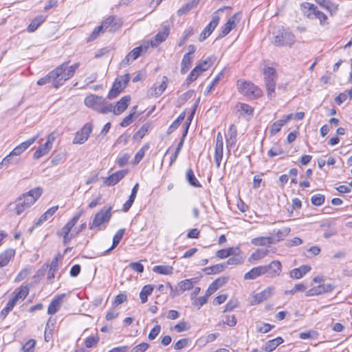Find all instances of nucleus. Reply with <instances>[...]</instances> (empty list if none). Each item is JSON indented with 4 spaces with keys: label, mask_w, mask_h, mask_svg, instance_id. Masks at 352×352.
<instances>
[{
    "label": "nucleus",
    "mask_w": 352,
    "mask_h": 352,
    "mask_svg": "<svg viewBox=\"0 0 352 352\" xmlns=\"http://www.w3.org/2000/svg\"><path fill=\"white\" fill-rule=\"evenodd\" d=\"M306 289H307V287L304 284L298 283V284H296L292 289H291L289 290H286L285 292V294L286 295H294L296 292H304L306 291Z\"/></svg>",
    "instance_id": "obj_48"
},
{
    "label": "nucleus",
    "mask_w": 352,
    "mask_h": 352,
    "mask_svg": "<svg viewBox=\"0 0 352 352\" xmlns=\"http://www.w3.org/2000/svg\"><path fill=\"white\" fill-rule=\"evenodd\" d=\"M128 170H120L109 175L104 180V184L108 186H114L120 182L126 174Z\"/></svg>",
    "instance_id": "obj_19"
},
{
    "label": "nucleus",
    "mask_w": 352,
    "mask_h": 352,
    "mask_svg": "<svg viewBox=\"0 0 352 352\" xmlns=\"http://www.w3.org/2000/svg\"><path fill=\"white\" fill-rule=\"evenodd\" d=\"M149 347V344L146 342L140 343L134 346L131 352H145Z\"/></svg>",
    "instance_id": "obj_59"
},
{
    "label": "nucleus",
    "mask_w": 352,
    "mask_h": 352,
    "mask_svg": "<svg viewBox=\"0 0 352 352\" xmlns=\"http://www.w3.org/2000/svg\"><path fill=\"white\" fill-rule=\"evenodd\" d=\"M193 34H194V31H193L192 28L190 27V28L186 29L184 32V35L180 38L178 45L179 47H181L183 45H184L185 43L186 42L187 39L188 38V37L191 36Z\"/></svg>",
    "instance_id": "obj_53"
},
{
    "label": "nucleus",
    "mask_w": 352,
    "mask_h": 352,
    "mask_svg": "<svg viewBox=\"0 0 352 352\" xmlns=\"http://www.w3.org/2000/svg\"><path fill=\"white\" fill-rule=\"evenodd\" d=\"M36 342L30 339L22 346L21 352H34Z\"/></svg>",
    "instance_id": "obj_52"
},
{
    "label": "nucleus",
    "mask_w": 352,
    "mask_h": 352,
    "mask_svg": "<svg viewBox=\"0 0 352 352\" xmlns=\"http://www.w3.org/2000/svg\"><path fill=\"white\" fill-rule=\"evenodd\" d=\"M130 158V155L128 153H124L120 155L117 159V164L120 167H122L126 165L129 160Z\"/></svg>",
    "instance_id": "obj_57"
},
{
    "label": "nucleus",
    "mask_w": 352,
    "mask_h": 352,
    "mask_svg": "<svg viewBox=\"0 0 352 352\" xmlns=\"http://www.w3.org/2000/svg\"><path fill=\"white\" fill-rule=\"evenodd\" d=\"M111 210L112 208L109 207L107 209L102 208L98 212L95 214L93 221L90 225V229H100V226L108 223L111 217Z\"/></svg>",
    "instance_id": "obj_6"
},
{
    "label": "nucleus",
    "mask_w": 352,
    "mask_h": 352,
    "mask_svg": "<svg viewBox=\"0 0 352 352\" xmlns=\"http://www.w3.org/2000/svg\"><path fill=\"white\" fill-rule=\"evenodd\" d=\"M285 124L281 121V120H279L273 123V124L271 126L270 128V133L271 135H275L278 132H279L283 126Z\"/></svg>",
    "instance_id": "obj_55"
},
{
    "label": "nucleus",
    "mask_w": 352,
    "mask_h": 352,
    "mask_svg": "<svg viewBox=\"0 0 352 352\" xmlns=\"http://www.w3.org/2000/svg\"><path fill=\"white\" fill-rule=\"evenodd\" d=\"M169 34L168 29L165 28L161 32H158L155 37L151 39V45L152 47H157L160 43L164 41Z\"/></svg>",
    "instance_id": "obj_25"
},
{
    "label": "nucleus",
    "mask_w": 352,
    "mask_h": 352,
    "mask_svg": "<svg viewBox=\"0 0 352 352\" xmlns=\"http://www.w3.org/2000/svg\"><path fill=\"white\" fill-rule=\"evenodd\" d=\"M161 327L160 325H155L150 331L148 338L150 340H154L160 333Z\"/></svg>",
    "instance_id": "obj_62"
},
{
    "label": "nucleus",
    "mask_w": 352,
    "mask_h": 352,
    "mask_svg": "<svg viewBox=\"0 0 352 352\" xmlns=\"http://www.w3.org/2000/svg\"><path fill=\"white\" fill-rule=\"evenodd\" d=\"M215 58L213 56L207 58L206 60L200 62L196 67H199V69L203 72L208 70L213 64Z\"/></svg>",
    "instance_id": "obj_41"
},
{
    "label": "nucleus",
    "mask_w": 352,
    "mask_h": 352,
    "mask_svg": "<svg viewBox=\"0 0 352 352\" xmlns=\"http://www.w3.org/2000/svg\"><path fill=\"white\" fill-rule=\"evenodd\" d=\"M324 195L322 194H316L311 197V202L313 205L320 206L324 202Z\"/></svg>",
    "instance_id": "obj_51"
},
{
    "label": "nucleus",
    "mask_w": 352,
    "mask_h": 352,
    "mask_svg": "<svg viewBox=\"0 0 352 352\" xmlns=\"http://www.w3.org/2000/svg\"><path fill=\"white\" fill-rule=\"evenodd\" d=\"M192 60V56H189V54H186L184 56L182 61V68H181L182 74H184L187 72V71L191 67Z\"/></svg>",
    "instance_id": "obj_38"
},
{
    "label": "nucleus",
    "mask_w": 352,
    "mask_h": 352,
    "mask_svg": "<svg viewBox=\"0 0 352 352\" xmlns=\"http://www.w3.org/2000/svg\"><path fill=\"white\" fill-rule=\"evenodd\" d=\"M164 80H163L160 85L155 87V94L156 96L161 95L164 91L166 89L167 83H166V77H164Z\"/></svg>",
    "instance_id": "obj_56"
},
{
    "label": "nucleus",
    "mask_w": 352,
    "mask_h": 352,
    "mask_svg": "<svg viewBox=\"0 0 352 352\" xmlns=\"http://www.w3.org/2000/svg\"><path fill=\"white\" fill-rule=\"evenodd\" d=\"M46 17L43 15L36 16L28 27L29 32H34L45 21Z\"/></svg>",
    "instance_id": "obj_31"
},
{
    "label": "nucleus",
    "mask_w": 352,
    "mask_h": 352,
    "mask_svg": "<svg viewBox=\"0 0 352 352\" xmlns=\"http://www.w3.org/2000/svg\"><path fill=\"white\" fill-rule=\"evenodd\" d=\"M93 130V125L91 123L85 124L83 127L78 131L73 140V144H82L89 138Z\"/></svg>",
    "instance_id": "obj_11"
},
{
    "label": "nucleus",
    "mask_w": 352,
    "mask_h": 352,
    "mask_svg": "<svg viewBox=\"0 0 352 352\" xmlns=\"http://www.w3.org/2000/svg\"><path fill=\"white\" fill-rule=\"evenodd\" d=\"M15 251L12 249H8L0 254V267L6 266L10 260L14 257Z\"/></svg>",
    "instance_id": "obj_27"
},
{
    "label": "nucleus",
    "mask_w": 352,
    "mask_h": 352,
    "mask_svg": "<svg viewBox=\"0 0 352 352\" xmlns=\"http://www.w3.org/2000/svg\"><path fill=\"white\" fill-rule=\"evenodd\" d=\"M56 81V78L55 77V73L54 72V70H52L45 77L40 78L37 81V85H45L47 83H50L51 82H52V84H53Z\"/></svg>",
    "instance_id": "obj_43"
},
{
    "label": "nucleus",
    "mask_w": 352,
    "mask_h": 352,
    "mask_svg": "<svg viewBox=\"0 0 352 352\" xmlns=\"http://www.w3.org/2000/svg\"><path fill=\"white\" fill-rule=\"evenodd\" d=\"M265 85L267 96L269 98L275 97V87L276 84V72L274 68L265 67L263 70Z\"/></svg>",
    "instance_id": "obj_4"
},
{
    "label": "nucleus",
    "mask_w": 352,
    "mask_h": 352,
    "mask_svg": "<svg viewBox=\"0 0 352 352\" xmlns=\"http://www.w3.org/2000/svg\"><path fill=\"white\" fill-rule=\"evenodd\" d=\"M129 80V74H125L118 77L115 80L113 86L108 94V98L111 100L117 97L125 88Z\"/></svg>",
    "instance_id": "obj_7"
},
{
    "label": "nucleus",
    "mask_w": 352,
    "mask_h": 352,
    "mask_svg": "<svg viewBox=\"0 0 352 352\" xmlns=\"http://www.w3.org/2000/svg\"><path fill=\"white\" fill-rule=\"evenodd\" d=\"M189 342L188 339L187 338H183L179 340L174 345V349L175 350H181L185 347L187 346Z\"/></svg>",
    "instance_id": "obj_60"
},
{
    "label": "nucleus",
    "mask_w": 352,
    "mask_h": 352,
    "mask_svg": "<svg viewBox=\"0 0 352 352\" xmlns=\"http://www.w3.org/2000/svg\"><path fill=\"white\" fill-rule=\"evenodd\" d=\"M153 271L159 274L170 275L173 274V267L169 265H156L153 267Z\"/></svg>",
    "instance_id": "obj_36"
},
{
    "label": "nucleus",
    "mask_w": 352,
    "mask_h": 352,
    "mask_svg": "<svg viewBox=\"0 0 352 352\" xmlns=\"http://www.w3.org/2000/svg\"><path fill=\"white\" fill-rule=\"evenodd\" d=\"M153 291V287L151 285H146L143 287L140 293L142 303H145L147 301L148 296L152 294Z\"/></svg>",
    "instance_id": "obj_37"
},
{
    "label": "nucleus",
    "mask_w": 352,
    "mask_h": 352,
    "mask_svg": "<svg viewBox=\"0 0 352 352\" xmlns=\"http://www.w3.org/2000/svg\"><path fill=\"white\" fill-rule=\"evenodd\" d=\"M85 104L87 107L101 113L105 114L112 111L113 104H105V99L102 96L89 95L85 98Z\"/></svg>",
    "instance_id": "obj_3"
},
{
    "label": "nucleus",
    "mask_w": 352,
    "mask_h": 352,
    "mask_svg": "<svg viewBox=\"0 0 352 352\" xmlns=\"http://www.w3.org/2000/svg\"><path fill=\"white\" fill-rule=\"evenodd\" d=\"M149 148L148 144L144 145L135 154L133 163L138 164L144 157L146 151Z\"/></svg>",
    "instance_id": "obj_46"
},
{
    "label": "nucleus",
    "mask_w": 352,
    "mask_h": 352,
    "mask_svg": "<svg viewBox=\"0 0 352 352\" xmlns=\"http://www.w3.org/2000/svg\"><path fill=\"white\" fill-rule=\"evenodd\" d=\"M29 293V288L27 286H21L19 291L16 292L14 297H17V300H23Z\"/></svg>",
    "instance_id": "obj_49"
},
{
    "label": "nucleus",
    "mask_w": 352,
    "mask_h": 352,
    "mask_svg": "<svg viewBox=\"0 0 352 352\" xmlns=\"http://www.w3.org/2000/svg\"><path fill=\"white\" fill-rule=\"evenodd\" d=\"M101 25L103 27L104 30L109 29L110 32H114L120 28L121 23L120 21L116 20V16H109L102 22Z\"/></svg>",
    "instance_id": "obj_15"
},
{
    "label": "nucleus",
    "mask_w": 352,
    "mask_h": 352,
    "mask_svg": "<svg viewBox=\"0 0 352 352\" xmlns=\"http://www.w3.org/2000/svg\"><path fill=\"white\" fill-rule=\"evenodd\" d=\"M81 216V212L78 213L65 226L57 232V235L63 237V243L65 245L73 239L76 234L71 233L72 228L76 224Z\"/></svg>",
    "instance_id": "obj_5"
},
{
    "label": "nucleus",
    "mask_w": 352,
    "mask_h": 352,
    "mask_svg": "<svg viewBox=\"0 0 352 352\" xmlns=\"http://www.w3.org/2000/svg\"><path fill=\"white\" fill-rule=\"evenodd\" d=\"M226 268V264L219 263L204 269L206 274H215L223 272Z\"/></svg>",
    "instance_id": "obj_32"
},
{
    "label": "nucleus",
    "mask_w": 352,
    "mask_h": 352,
    "mask_svg": "<svg viewBox=\"0 0 352 352\" xmlns=\"http://www.w3.org/2000/svg\"><path fill=\"white\" fill-rule=\"evenodd\" d=\"M239 252V248H229L218 250L216 252V256L219 258H226L231 255H237Z\"/></svg>",
    "instance_id": "obj_26"
},
{
    "label": "nucleus",
    "mask_w": 352,
    "mask_h": 352,
    "mask_svg": "<svg viewBox=\"0 0 352 352\" xmlns=\"http://www.w3.org/2000/svg\"><path fill=\"white\" fill-rule=\"evenodd\" d=\"M223 139L221 132L217 135L216 145L214 148V161L217 167L219 168L223 157Z\"/></svg>",
    "instance_id": "obj_14"
},
{
    "label": "nucleus",
    "mask_w": 352,
    "mask_h": 352,
    "mask_svg": "<svg viewBox=\"0 0 352 352\" xmlns=\"http://www.w3.org/2000/svg\"><path fill=\"white\" fill-rule=\"evenodd\" d=\"M51 149L52 148L46 143L41 145L34 153V158L36 160L40 159L43 156L47 155Z\"/></svg>",
    "instance_id": "obj_35"
},
{
    "label": "nucleus",
    "mask_w": 352,
    "mask_h": 352,
    "mask_svg": "<svg viewBox=\"0 0 352 352\" xmlns=\"http://www.w3.org/2000/svg\"><path fill=\"white\" fill-rule=\"evenodd\" d=\"M252 243L257 245H267L271 243H273V237L261 236L254 238L252 240Z\"/></svg>",
    "instance_id": "obj_39"
},
{
    "label": "nucleus",
    "mask_w": 352,
    "mask_h": 352,
    "mask_svg": "<svg viewBox=\"0 0 352 352\" xmlns=\"http://www.w3.org/2000/svg\"><path fill=\"white\" fill-rule=\"evenodd\" d=\"M294 42V35L285 30H283L276 35L274 41V45L277 46H292Z\"/></svg>",
    "instance_id": "obj_10"
},
{
    "label": "nucleus",
    "mask_w": 352,
    "mask_h": 352,
    "mask_svg": "<svg viewBox=\"0 0 352 352\" xmlns=\"http://www.w3.org/2000/svg\"><path fill=\"white\" fill-rule=\"evenodd\" d=\"M311 270V267L307 265H302L298 268L293 269L289 272L292 278L299 279Z\"/></svg>",
    "instance_id": "obj_24"
},
{
    "label": "nucleus",
    "mask_w": 352,
    "mask_h": 352,
    "mask_svg": "<svg viewBox=\"0 0 352 352\" xmlns=\"http://www.w3.org/2000/svg\"><path fill=\"white\" fill-rule=\"evenodd\" d=\"M225 8H221L214 12L212 15L211 21L206 25L199 35V41L202 42L206 39L214 31L219 21V12H223Z\"/></svg>",
    "instance_id": "obj_9"
},
{
    "label": "nucleus",
    "mask_w": 352,
    "mask_h": 352,
    "mask_svg": "<svg viewBox=\"0 0 352 352\" xmlns=\"http://www.w3.org/2000/svg\"><path fill=\"white\" fill-rule=\"evenodd\" d=\"M266 274V268L264 265L254 267L250 271L247 272L243 278L247 280L255 279L261 275Z\"/></svg>",
    "instance_id": "obj_23"
},
{
    "label": "nucleus",
    "mask_w": 352,
    "mask_h": 352,
    "mask_svg": "<svg viewBox=\"0 0 352 352\" xmlns=\"http://www.w3.org/2000/svg\"><path fill=\"white\" fill-rule=\"evenodd\" d=\"M42 188L37 187L23 194L15 201V211L17 215L21 214L25 210L30 208L41 197Z\"/></svg>",
    "instance_id": "obj_1"
},
{
    "label": "nucleus",
    "mask_w": 352,
    "mask_h": 352,
    "mask_svg": "<svg viewBox=\"0 0 352 352\" xmlns=\"http://www.w3.org/2000/svg\"><path fill=\"white\" fill-rule=\"evenodd\" d=\"M266 268V273H269L271 277H275L280 275L281 272V263L278 261L271 262L268 265H264Z\"/></svg>",
    "instance_id": "obj_21"
},
{
    "label": "nucleus",
    "mask_w": 352,
    "mask_h": 352,
    "mask_svg": "<svg viewBox=\"0 0 352 352\" xmlns=\"http://www.w3.org/2000/svg\"><path fill=\"white\" fill-rule=\"evenodd\" d=\"M198 280L196 278L186 279L178 283V287L179 291L183 293L186 290H190L193 287L194 284L197 283Z\"/></svg>",
    "instance_id": "obj_28"
},
{
    "label": "nucleus",
    "mask_w": 352,
    "mask_h": 352,
    "mask_svg": "<svg viewBox=\"0 0 352 352\" xmlns=\"http://www.w3.org/2000/svg\"><path fill=\"white\" fill-rule=\"evenodd\" d=\"M262 90L251 82H243V95L250 99H255L262 96Z\"/></svg>",
    "instance_id": "obj_13"
},
{
    "label": "nucleus",
    "mask_w": 352,
    "mask_h": 352,
    "mask_svg": "<svg viewBox=\"0 0 352 352\" xmlns=\"http://www.w3.org/2000/svg\"><path fill=\"white\" fill-rule=\"evenodd\" d=\"M283 342V339L281 337L268 340L264 345L263 349L266 351H272L278 346Z\"/></svg>",
    "instance_id": "obj_30"
},
{
    "label": "nucleus",
    "mask_w": 352,
    "mask_h": 352,
    "mask_svg": "<svg viewBox=\"0 0 352 352\" xmlns=\"http://www.w3.org/2000/svg\"><path fill=\"white\" fill-rule=\"evenodd\" d=\"M274 292V287H268L260 293H253L250 302L251 305L259 304L269 298H270Z\"/></svg>",
    "instance_id": "obj_12"
},
{
    "label": "nucleus",
    "mask_w": 352,
    "mask_h": 352,
    "mask_svg": "<svg viewBox=\"0 0 352 352\" xmlns=\"http://www.w3.org/2000/svg\"><path fill=\"white\" fill-rule=\"evenodd\" d=\"M322 294V290H321V287H320V285H318V286L314 287L307 290L305 293V296L309 297V296L320 295Z\"/></svg>",
    "instance_id": "obj_58"
},
{
    "label": "nucleus",
    "mask_w": 352,
    "mask_h": 352,
    "mask_svg": "<svg viewBox=\"0 0 352 352\" xmlns=\"http://www.w3.org/2000/svg\"><path fill=\"white\" fill-rule=\"evenodd\" d=\"M147 49V46L144 47V51L146 52ZM143 51V47L140 46L134 48L131 50L127 56L122 60L121 64L122 66L127 65L130 63V62L137 59L142 54Z\"/></svg>",
    "instance_id": "obj_17"
},
{
    "label": "nucleus",
    "mask_w": 352,
    "mask_h": 352,
    "mask_svg": "<svg viewBox=\"0 0 352 352\" xmlns=\"http://www.w3.org/2000/svg\"><path fill=\"white\" fill-rule=\"evenodd\" d=\"M186 116L185 112H182L177 118L172 123V124L168 127L167 133H172L175 129L178 128L180 125L181 122L184 120Z\"/></svg>",
    "instance_id": "obj_40"
},
{
    "label": "nucleus",
    "mask_w": 352,
    "mask_h": 352,
    "mask_svg": "<svg viewBox=\"0 0 352 352\" xmlns=\"http://www.w3.org/2000/svg\"><path fill=\"white\" fill-rule=\"evenodd\" d=\"M65 294H61L59 295L56 296L51 301L50 304L48 306L47 308V314L50 315H53L56 314L60 308L63 302V298H65Z\"/></svg>",
    "instance_id": "obj_16"
},
{
    "label": "nucleus",
    "mask_w": 352,
    "mask_h": 352,
    "mask_svg": "<svg viewBox=\"0 0 352 352\" xmlns=\"http://www.w3.org/2000/svg\"><path fill=\"white\" fill-rule=\"evenodd\" d=\"M104 30V28L103 27L100 25L98 27H96L94 31L92 32L91 34L90 35L88 41H93L94 39H96L98 36L101 33V32H103Z\"/></svg>",
    "instance_id": "obj_63"
},
{
    "label": "nucleus",
    "mask_w": 352,
    "mask_h": 352,
    "mask_svg": "<svg viewBox=\"0 0 352 352\" xmlns=\"http://www.w3.org/2000/svg\"><path fill=\"white\" fill-rule=\"evenodd\" d=\"M124 232H125V229L122 228V229H120L116 233V234L114 235L113 239V244L111 248H109V249H107L105 251L106 254L110 252L112 250H113L116 247L118 246V245L119 244V243L120 242L121 239H122V237L124 236Z\"/></svg>",
    "instance_id": "obj_34"
},
{
    "label": "nucleus",
    "mask_w": 352,
    "mask_h": 352,
    "mask_svg": "<svg viewBox=\"0 0 352 352\" xmlns=\"http://www.w3.org/2000/svg\"><path fill=\"white\" fill-rule=\"evenodd\" d=\"M58 208V206H52L50 208H49L45 213H43L40 217L37 222L35 223V226H39L43 222L46 221L50 217L54 214V213L57 211Z\"/></svg>",
    "instance_id": "obj_29"
},
{
    "label": "nucleus",
    "mask_w": 352,
    "mask_h": 352,
    "mask_svg": "<svg viewBox=\"0 0 352 352\" xmlns=\"http://www.w3.org/2000/svg\"><path fill=\"white\" fill-rule=\"evenodd\" d=\"M226 144L228 151L230 152L231 148L234 147L236 143V128L234 125H231L228 133L226 135Z\"/></svg>",
    "instance_id": "obj_22"
},
{
    "label": "nucleus",
    "mask_w": 352,
    "mask_h": 352,
    "mask_svg": "<svg viewBox=\"0 0 352 352\" xmlns=\"http://www.w3.org/2000/svg\"><path fill=\"white\" fill-rule=\"evenodd\" d=\"M199 0H192V1L186 3L180 9H179L177 13L179 15H183L189 12L191 9H192L195 6H197L199 3Z\"/></svg>",
    "instance_id": "obj_44"
},
{
    "label": "nucleus",
    "mask_w": 352,
    "mask_h": 352,
    "mask_svg": "<svg viewBox=\"0 0 352 352\" xmlns=\"http://www.w3.org/2000/svg\"><path fill=\"white\" fill-rule=\"evenodd\" d=\"M137 108H138V106H134L131 109V113L122 120V121L120 123V125L122 127H126V126H129L131 123H132L133 117L136 113Z\"/></svg>",
    "instance_id": "obj_47"
},
{
    "label": "nucleus",
    "mask_w": 352,
    "mask_h": 352,
    "mask_svg": "<svg viewBox=\"0 0 352 352\" xmlns=\"http://www.w3.org/2000/svg\"><path fill=\"white\" fill-rule=\"evenodd\" d=\"M79 63L68 66V63L65 62L57 67L54 69L56 81L53 83V86L58 88L62 85L65 81L74 76L76 70L79 67Z\"/></svg>",
    "instance_id": "obj_2"
},
{
    "label": "nucleus",
    "mask_w": 352,
    "mask_h": 352,
    "mask_svg": "<svg viewBox=\"0 0 352 352\" xmlns=\"http://www.w3.org/2000/svg\"><path fill=\"white\" fill-rule=\"evenodd\" d=\"M186 179L188 182V183L194 186V187H200L201 185L199 182V181L197 179L196 177L195 176V174L192 169L189 168L186 170Z\"/></svg>",
    "instance_id": "obj_42"
},
{
    "label": "nucleus",
    "mask_w": 352,
    "mask_h": 352,
    "mask_svg": "<svg viewBox=\"0 0 352 352\" xmlns=\"http://www.w3.org/2000/svg\"><path fill=\"white\" fill-rule=\"evenodd\" d=\"M267 252V250L259 249L252 254V257L255 260H258L265 257Z\"/></svg>",
    "instance_id": "obj_61"
},
{
    "label": "nucleus",
    "mask_w": 352,
    "mask_h": 352,
    "mask_svg": "<svg viewBox=\"0 0 352 352\" xmlns=\"http://www.w3.org/2000/svg\"><path fill=\"white\" fill-rule=\"evenodd\" d=\"M38 138V135H36L32 138L28 139L27 141L22 142L19 146L25 151L30 145H32Z\"/></svg>",
    "instance_id": "obj_64"
},
{
    "label": "nucleus",
    "mask_w": 352,
    "mask_h": 352,
    "mask_svg": "<svg viewBox=\"0 0 352 352\" xmlns=\"http://www.w3.org/2000/svg\"><path fill=\"white\" fill-rule=\"evenodd\" d=\"M316 2L329 12H334L337 10V6L330 2L329 0H315Z\"/></svg>",
    "instance_id": "obj_45"
},
{
    "label": "nucleus",
    "mask_w": 352,
    "mask_h": 352,
    "mask_svg": "<svg viewBox=\"0 0 352 352\" xmlns=\"http://www.w3.org/2000/svg\"><path fill=\"white\" fill-rule=\"evenodd\" d=\"M239 20L240 19L236 14L230 17L223 27H222L221 33L219 35L218 38H222L227 35L236 26V23L239 22Z\"/></svg>",
    "instance_id": "obj_20"
},
{
    "label": "nucleus",
    "mask_w": 352,
    "mask_h": 352,
    "mask_svg": "<svg viewBox=\"0 0 352 352\" xmlns=\"http://www.w3.org/2000/svg\"><path fill=\"white\" fill-rule=\"evenodd\" d=\"M131 100L129 96L122 97L115 106L113 105L112 111L115 115H120L128 107Z\"/></svg>",
    "instance_id": "obj_18"
},
{
    "label": "nucleus",
    "mask_w": 352,
    "mask_h": 352,
    "mask_svg": "<svg viewBox=\"0 0 352 352\" xmlns=\"http://www.w3.org/2000/svg\"><path fill=\"white\" fill-rule=\"evenodd\" d=\"M210 296H207V294L204 296H200L199 298H195L193 300V305L196 306L199 309L201 306H203L204 304H206L208 302V299Z\"/></svg>",
    "instance_id": "obj_54"
},
{
    "label": "nucleus",
    "mask_w": 352,
    "mask_h": 352,
    "mask_svg": "<svg viewBox=\"0 0 352 352\" xmlns=\"http://www.w3.org/2000/svg\"><path fill=\"white\" fill-rule=\"evenodd\" d=\"M201 73L202 72L199 69V67H195L187 77L186 81L188 84L195 81Z\"/></svg>",
    "instance_id": "obj_50"
},
{
    "label": "nucleus",
    "mask_w": 352,
    "mask_h": 352,
    "mask_svg": "<svg viewBox=\"0 0 352 352\" xmlns=\"http://www.w3.org/2000/svg\"><path fill=\"white\" fill-rule=\"evenodd\" d=\"M291 229L289 227H284L278 230L277 232L274 231V236H273V243L283 240L286 236L289 234Z\"/></svg>",
    "instance_id": "obj_33"
},
{
    "label": "nucleus",
    "mask_w": 352,
    "mask_h": 352,
    "mask_svg": "<svg viewBox=\"0 0 352 352\" xmlns=\"http://www.w3.org/2000/svg\"><path fill=\"white\" fill-rule=\"evenodd\" d=\"M302 8L304 10L308 18L315 16L320 21V24L324 25L327 19V15L318 10V8L313 3L304 2L301 4Z\"/></svg>",
    "instance_id": "obj_8"
}]
</instances>
